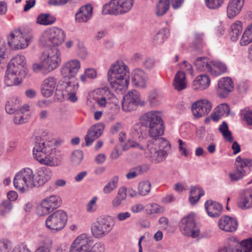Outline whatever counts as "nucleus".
<instances>
[{"mask_svg":"<svg viewBox=\"0 0 252 252\" xmlns=\"http://www.w3.org/2000/svg\"><path fill=\"white\" fill-rule=\"evenodd\" d=\"M237 204V206L242 210L252 208V188L247 189L241 191Z\"/></svg>","mask_w":252,"mask_h":252,"instance_id":"412c9836","label":"nucleus"},{"mask_svg":"<svg viewBox=\"0 0 252 252\" xmlns=\"http://www.w3.org/2000/svg\"><path fill=\"white\" fill-rule=\"evenodd\" d=\"M252 251V240L248 239L243 240L240 243L235 239L230 240L228 245L224 246L219 252H251Z\"/></svg>","mask_w":252,"mask_h":252,"instance_id":"4468645a","label":"nucleus"},{"mask_svg":"<svg viewBox=\"0 0 252 252\" xmlns=\"http://www.w3.org/2000/svg\"><path fill=\"white\" fill-rule=\"evenodd\" d=\"M99 244H94L92 237L86 234L79 235L71 245L69 252H89L93 246L98 248Z\"/></svg>","mask_w":252,"mask_h":252,"instance_id":"9b49d317","label":"nucleus"},{"mask_svg":"<svg viewBox=\"0 0 252 252\" xmlns=\"http://www.w3.org/2000/svg\"><path fill=\"white\" fill-rule=\"evenodd\" d=\"M22 78L19 76L18 71L9 70L7 67L4 78V83L7 86L17 85L21 83Z\"/></svg>","mask_w":252,"mask_h":252,"instance_id":"c85d7f7f","label":"nucleus"},{"mask_svg":"<svg viewBox=\"0 0 252 252\" xmlns=\"http://www.w3.org/2000/svg\"><path fill=\"white\" fill-rule=\"evenodd\" d=\"M151 183L147 180L139 183L138 186L139 193L141 195H147L151 190Z\"/></svg>","mask_w":252,"mask_h":252,"instance_id":"c03bdc74","label":"nucleus"},{"mask_svg":"<svg viewBox=\"0 0 252 252\" xmlns=\"http://www.w3.org/2000/svg\"><path fill=\"white\" fill-rule=\"evenodd\" d=\"M134 2V0H111L109 3L103 5L102 14L114 15L124 14L131 9Z\"/></svg>","mask_w":252,"mask_h":252,"instance_id":"6e6552de","label":"nucleus"},{"mask_svg":"<svg viewBox=\"0 0 252 252\" xmlns=\"http://www.w3.org/2000/svg\"><path fill=\"white\" fill-rule=\"evenodd\" d=\"M65 38L63 30L57 27H52L42 33L39 41L44 46H58L62 44Z\"/></svg>","mask_w":252,"mask_h":252,"instance_id":"0eeeda50","label":"nucleus"},{"mask_svg":"<svg viewBox=\"0 0 252 252\" xmlns=\"http://www.w3.org/2000/svg\"><path fill=\"white\" fill-rule=\"evenodd\" d=\"M169 31L167 29L162 28L160 29L155 35L154 42L155 44H160L168 37Z\"/></svg>","mask_w":252,"mask_h":252,"instance_id":"79ce46f5","label":"nucleus"},{"mask_svg":"<svg viewBox=\"0 0 252 252\" xmlns=\"http://www.w3.org/2000/svg\"><path fill=\"white\" fill-rule=\"evenodd\" d=\"M13 121L16 125L23 124L26 122L27 118L24 117V114L17 111L14 114Z\"/></svg>","mask_w":252,"mask_h":252,"instance_id":"6e6d98bb","label":"nucleus"},{"mask_svg":"<svg viewBox=\"0 0 252 252\" xmlns=\"http://www.w3.org/2000/svg\"><path fill=\"white\" fill-rule=\"evenodd\" d=\"M119 177L115 176L112 177L111 180L107 183L103 188L104 193L107 194L111 193L118 187Z\"/></svg>","mask_w":252,"mask_h":252,"instance_id":"ea45409f","label":"nucleus"},{"mask_svg":"<svg viewBox=\"0 0 252 252\" xmlns=\"http://www.w3.org/2000/svg\"><path fill=\"white\" fill-rule=\"evenodd\" d=\"M173 85L174 89L178 91H182L187 88V82L185 73L184 72L178 71L176 73Z\"/></svg>","mask_w":252,"mask_h":252,"instance_id":"c756f323","label":"nucleus"},{"mask_svg":"<svg viewBox=\"0 0 252 252\" xmlns=\"http://www.w3.org/2000/svg\"><path fill=\"white\" fill-rule=\"evenodd\" d=\"M241 112L247 125H252V110L247 107L241 110Z\"/></svg>","mask_w":252,"mask_h":252,"instance_id":"3c124183","label":"nucleus"},{"mask_svg":"<svg viewBox=\"0 0 252 252\" xmlns=\"http://www.w3.org/2000/svg\"><path fill=\"white\" fill-rule=\"evenodd\" d=\"M205 208L208 215L212 218H217L220 216L222 210V207L220 203L211 200H207L205 202Z\"/></svg>","mask_w":252,"mask_h":252,"instance_id":"cd10ccee","label":"nucleus"},{"mask_svg":"<svg viewBox=\"0 0 252 252\" xmlns=\"http://www.w3.org/2000/svg\"><path fill=\"white\" fill-rule=\"evenodd\" d=\"M181 68L186 70L189 73H190L191 75L193 74L191 64L186 61L183 62L181 65Z\"/></svg>","mask_w":252,"mask_h":252,"instance_id":"338daca9","label":"nucleus"},{"mask_svg":"<svg viewBox=\"0 0 252 252\" xmlns=\"http://www.w3.org/2000/svg\"><path fill=\"white\" fill-rule=\"evenodd\" d=\"M245 0H230L227 7V15L229 19H232L241 11Z\"/></svg>","mask_w":252,"mask_h":252,"instance_id":"bb28decb","label":"nucleus"},{"mask_svg":"<svg viewBox=\"0 0 252 252\" xmlns=\"http://www.w3.org/2000/svg\"><path fill=\"white\" fill-rule=\"evenodd\" d=\"M238 225L237 220L228 216H222L218 221V226L221 230L228 232L235 231Z\"/></svg>","mask_w":252,"mask_h":252,"instance_id":"6ab92c4d","label":"nucleus"},{"mask_svg":"<svg viewBox=\"0 0 252 252\" xmlns=\"http://www.w3.org/2000/svg\"><path fill=\"white\" fill-rule=\"evenodd\" d=\"M146 101L141 99L140 94L135 90L129 91L123 96L122 107L123 111L130 112L135 110L138 106H144Z\"/></svg>","mask_w":252,"mask_h":252,"instance_id":"1a4fd4ad","label":"nucleus"},{"mask_svg":"<svg viewBox=\"0 0 252 252\" xmlns=\"http://www.w3.org/2000/svg\"><path fill=\"white\" fill-rule=\"evenodd\" d=\"M81 66L80 62L77 60H72L65 63L61 68V73L64 78L74 77Z\"/></svg>","mask_w":252,"mask_h":252,"instance_id":"a211bd4d","label":"nucleus"},{"mask_svg":"<svg viewBox=\"0 0 252 252\" xmlns=\"http://www.w3.org/2000/svg\"><path fill=\"white\" fill-rule=\"evenodd\" d=\"M252 42V38L248 35L246 32H244L240 40V44L241 46H246Z\"/></svg>","mask_w":252,"mask_h":252,"instance_id":"bf43d9fd","label":"nucleus"},{"mask_svg":"<svg viewBox=\"0 0 252 252\" xmlns=\"http://www.w3.org/2000/svg\"><path fill=\"white\" fill-rule=\"evenodd\" d=\"M134 168L135 170H136V172L138 174V175H140L147 172L150 168V166L148 164H143L137 166Z\"/></svg>","mask_w":252,"mask_h":252,"instance_id":"13d9d810","label":"nucleus"},{"mask_svg":"<svg viewBox=\"0 0 252 252\" xmlns=\"http://www.w3.org/2000/svg\"><path fill=\"white\" fill-rule=\"evenodd\" d=\"M86 75L87 77L90 79H94L97 76V72L96 70L94 68H89L85 70V71Z\"/></svg>","mask_w":252,"mask_h":252,"instance_id":"69168bd1","label":"nucleus"},{"mask_svg":"<svg viewBox=\"0 0 252 252\" xmlns=\"http://www.w3.org/2000/svg\"><path fill=\"white\" fill-rule=\"evenodd\" d=\"M53 142L50 141L41 140L35 143L33 149L34 158L40 163L50 166H57L61 162L57 158L49 156L50 152L53 150Z\"/></svg>","mask_w":252,"mask_h":252,"instance_id":"39448f33","label":"nucleus"},{"mask_svg":"<svg viewBox=\"0 0 252 252\" xmlns=\"http://www.w3.org/2000/svg\"><path fill=\"white\" fill-rule=\"evenodd\" d=\"M127 189L125 187L120 188L117 195L112 201V205L114 208H118L121 205L122 201L126 200L127 196Z\"/></svg>","mask_w":252,"mask_h":252,"instance_id":"72a5a7b5","label":"nucleus"},{"mask_svg":"<svg viewBox=\"0 0 252 252\" xmlns=\"http://www.w3.org/2000/svg\"><path fill=\"white\" fill-rule=\"evenodd\" d=\"M12 203L8 200H5L0 204V216H4L12 209Z\"/></svg>","mask_w":252,"mask_h":252,"instance_id":"49530a36","label":"nucleus"},{"mask_svg":"<svg viewBox=\"0 0 252 252\" xmlns=\"http://www.w3.org/2000/svg\"><path fill=\"white\" fill-rule=\"evenodd\" d=\"M216 112L222 117L227 116L230 112L229 106L226 103H222L216 108Z\"/></svg>","mask_w":252,"mask_h":252,"instance_id":"de8ad7c7","label":"nucleus"},{"mask_svg":"<svg viewBox=\"0 0 252 252\" xmlns=\"http://www.w3.org/2000/svg\"><path fill=\"white\" fill-rule=\"evenodd\" d=\"M246 173L240 169H236L234 173H229V177L232 181H237L245 175Z\"/></svg>","mask_w":252,"mask_h":252,"instance_id":"4d7b16f0","label":"nucleus"},{"mask_svg":"<svg viewBox=\"0 0 252 252\" xmlns=\"http://www.w3.org/2000/svg\"><path fill=\"white\" fill-rule=\"evenodd\" d=\"M130 147H136L140 150H143V147L142 145L132 140H128L124 146L123 149L126 150Z\"/></svg>","mask_w":252,"mask_h":252,"instance_id":"680f3d73","label":"nucleus"},{"mask_svg":"<svg viewBox=\"0 0 252 252\" xmlns=\"http://www.w3.org/2000/svg\"><path fill=\"white\" fill-rule=\"evenodd\" d=\"M210 79L205 74H201L195 77L192 83V89L194 91H203L210 85Z\"/></svg>","mask_w":252,"mask_h":252,"instance_id":"393cba45","label":"nucleus"},{"mask_svg":"<svg viewBox=\"0 0 252 252\" xmlns=\"http://www.w3.org/2000/svg\"><path fill=\"white\" fill-rule=\"evenodd\" d=\"M26 58L24 56L17 55L13 57L8 64L7 67L9 70L18 71L19 76L25 78L28 73V69L26 67Z\"/></svg>","mask_w":252,"mask_h":252,"instance_id":"2eb2a0df","label":"nucleus"},{"mask_svg":"<svg viewBox=\"0 0 252 252\" xmlns=\"http://www.w3.org/2000/svg\"><path fill=\"white\" fill-rule=\"evenodd\" d=\"M234 88L233 83L229 77L221 78L218 82L217 92L220 97H225Z\"/></svg>","mask_w":252,"mask_h":252,"instance_id":"aec40b11","label":"nucleus"},{"mask_svg":"<svg viewBox=\"0 0 252 252\" xmlns=\"http://www.w3.org/2000/svg\"><path fill=\"white\" fill-rule=\"evenodd\" d=\"M70 0H49L48 4L49 5L59 6L67 3Z\"/></svg>","mask_w":252,"mask_h":252,"instance_id":"e2e57ef3","label":"nucleus"},{"mask_svg":"<svg viewBox=\"0 0 252 252\" xmlns=\"http://www.w3.org/2000/svg\"><path fill=\"white\" fill-rule=\"evenodd\" d=\"M11 247V243L8 240H0V252H9Z\"/></svg>","mask_w":252,"mask_h":252,"instance_id":"5fc2aeb1","label":"nucleus"},{"mask_svg":"<svg viewBox=\"0 0 252 252\" xmlns=\"http://www.w3.org/2000/svg\"><path fill=\"white\" fill-rule=\"evenodd\" d=\"M104 128L102 123H98L91 127L85 136V145L89 146L94 140L98 138L102 133Z\"/></svg>","mask_w":252,"mask_h":252,"instance_id":"5701e85b","label":"nucleus"},{"mask_svg":"<svg viewBox=\"0 0 252 252\" xmlns=\"http://www.w3.org/2000/svg\"><path fill=\"white\" fill-rule=\"evenodd\" d=\"M210 74L218 76L227 71V66L219 61H212Z\"/></svg>","mask_w":252,"mask_h":252,"instance_id":"473e14b6","label":"nucleus"},{"mask_svg":"<svg viewBox=\"0 0 252 252\" xmlns=\"http://www.w3.org/2000/svg\"><path fill=\"white\" fill-rule=\"evenodd\" d=\"M164 131V121L161 112L158 111H151L142 115L139 122L134 125L130 130L131 136L139 141L147 138L148 135L152 138L147 145V155L155 163L164 160L171 149L169 142L160 137Z\"/></svg>","mask_w":252,"mask_h":252,"instance_id":"f257e3e1","label":"nucleus"},{"mask_svg":"<svg viewBox=\"0 0 252 252\" xmlns=\"http://www.w3.org/2000/svg\"><path fill=\"white\" fill-rule=\"evenodd\" d=\"M12 252H30V251L27 246L22 244L15 247Z\"/></svg>","mask_w":252,"mask_h":252,"instance_id":"774afa93","label":"nucleus"},{"mask_svg":"<svg viewBox=\"0 0 252 252\" xmlns=\"http://www.w3.org/2000/svg\"><path fill=\"white\" fill-rule=\"evenodd\" d=\"M67 220L66 213L62 210H58L47 218L45 224L48 229L57 232L65 227Z\"/></svg>","mask_w":252,"mask_h":252,"instance_id":"9d476101","label":"nucleus"},{"mask_svg":"<svg viewBox=\"0 0 252 252\" xmlns=\"http://www.w3.org/2000/svg\"><path fill=\"white\" fill-rule=\"evenodd\" d=\"M211 62V60L206 57H198L195 60L194 65L198 70L210 73Z\"/></svg>","mask_w":252,"mask_h":252,"instance_id":"2f4dec72","label":"nucleus"},{"mask_svg":"<svg viewBox=\"0 0 252 252\" xmlns=\"http://www.w3.org/2000/svg\"><path fill=\"white\" fill-rule=\"evenodd\" d=\"M205 4L211 9L219 8L223 3L224 0H205Z\"/></svg>","mask_w":252,"mask_h":252,"instance_id":"8fccbe9b","label":"nucleus"},{"mask_svg":"<svg viewBox=\"0 0 252 252\" xmlns=\"http://www.w3.org/2000/svg\"><path fill=\"white\" fill-rule=\"evenodd\" d=\"M211 103L207 99H200L192 103L191 111L195 118L207 115L211 110Z\"/></svg>","mask_w":252,"mask_h":252,"instance_id":"f3484780","label":"nucleus"},{"mask_svg":"<svg viewBox=\"0 0 252 252\" xmlns=\"http://www.w3.org/2000/svg\"><path fill=\"white\" fill-rule=\"evenodd\" d=\"M61 204V198L56 195H52L46 197L41 202V216L45 215L57 209Z\"/></svg>","mask_w":252,"mask_h":252,"instance_id":"dca6fc26","label":"nucleus"},{"mask_svg":"<svg viewBox=\"0 0 252 252\" xmlns=\"http://www.w3.org/2000/svg\"><path fill=\"white\" fill-rule=\"evenodd\" d=\"M219 131L222 134L224 139L229 142H232L233 138L231 132L228 129L227 124L223 121L219 127Z\"/></svg>","mask_w":252,"mask_h":252,"instance_id":"37998d69","label":"nucleus"},{"mask_svg":"<svg viewBox=\"0 0 252 252\" xmlns=\"http://www.w3.org/2000/svg\"><path fill=\"white\" fill-rule=\"evenodd\" d=\"M62 63L61 52L58 48L49 49L42 53L41 61L32 64L35 73L48 74L60 66Z\"/></svg>","mask_w":252,"mask_h":252,"instance_id":"20e7f679","label":"nucleus"},{"mask_svg":"<svg viewBox=\"0 0 252 252\" xmlns=\"http://www.w3.org/2000/svg\"><path fill=\"white\" fill-rule=\"evenodd\" d=\"M19 101L16 97H12L9 98L5 104V111L8 114H13L18 110Z\"/></svg>","mask_w":252,"mask_h":252,"instance_id":"58836bf2","label":"nucleus"},{"mask_svg":"<svg viewBox=\"0 0 252 252\" xmlns=\"http://www.w3.org/2000/svg\"><path fill=\"white\" fill-rule=\"evenodd\" d=\"M180 227L181 232L185 236L196 238L199 235L200 230L195 222L192 214H189L182 219Z\"/></svg>","mask_w":252,"mask_h":252,"instance_id":"ddd939ff","label":"nucleus"},{"mask_svg":"<svg viewBox=\"0 0 252 252\" xmlns=\"http://www.w3.org/2000/svg\"><path fill=\"white\" fill-rule=\"evenodd\" d=\"M108 97L107 96H102L97 98L96 102L100 107H105L108 103Z\"/></svg>","mask_w":252,"mask_h":252,"instance_id":"0e129e2a","label":"nucleus"},{"mask_svg":"<svg viewBox=\"0 0 252 252\" xmlns=\"http://www.w3.org/2000/svg\"><path fill=\"white\" fill-rule=\"evenodd\" d=\"M32 38V36L30 32H26L20 28L14 29L7 36L9 46L15 50L27 48Z\"/></svg>","mask_w":252,"mask_h":252,"instance_id":"423d86ee","label":"nucleus"},{"mask_svg":"<svg viewBox=\"0 0 252 252\" xmlns=\"http://www.w3.org/2000/svg\"><path fill=\"white\" fill-rule=\"evenodd\" d=\"M204 194L205 192L202 189L195 186H191L189 197L190 203L193 205L195 204Z\"/></svg>","mask_w":252,"mask_h":252,"instance_id":"f704fd0d","label":"nucleus"},{"mask_svg":"<svg viewBox=\"0 0 252 252\" xmlns=\"http://www.w3.org/2000/svg\"><path fill=\"white\" fill-rule=\"evenodd\" d=\"M178 142L179 145V151L182 152V155L185 157L188 156V152L187 150V144L181 139H179Z\"/></svg>","mask_w":252,"mask_h":252,"instance_id":"052dcab7","label":"nucleus"},{"mask_svg":"<svg viewBox=\"0 0 252 252\" xmlns=\"http://www.w3.org/2000/svg\"><path fill=\"white\" fill-rule=\"evenodd\" d=\"M52 170L41 167L36 170L35 173L30 168H24L17 173L13 180L15 188L21 192H25L28 188L43 186L52 178Z\"/></svg>","mask_w":252,"mask_h":252,"instance_id":"f03ea898","label":"nucleus"},{"mask_svg":"<svg viewBox=\"0 0 252 252\" xmlns=\"http://www.w3.org/2000/svg\"><path fill=\"white\" fill-rule=\"evenodd\" d=\"M61 85L64 88L65 92L68 95L69 93L77 92L78 90V83L77 81L73 79L71 81L64 82Z\"/></svg>","mask_w":252,"mask_h":252,"instance_id":"4c0bfd02","label":"nucleus"},{"mask_svg":"<svg viewBox=\"0 0 252 252\" xmlns=\"http://www.w3.org/2000/svg\"><path fill=\"white\" fill-rule=\"evenodd\" d=\"M169 0H159L156 9L157 16H161L165 14L169 8Z\"/></svg>","mask_w":252,"mask_h":252,"instance_id":"e433bc0d","label":"nucleus"},{"mask_svg":"<svg viewBox=\"0 0 252 252\" xmlns=\"http://www.w3.org/2000/svg\"><path fill=\"white\" fill-rule=\"evenodd\" d=\"M56 95L57 99L61 101L66 99L67 97V94L65 92L64 88L61 85L57 86L56 90Z\"/></svg>","mask_w":252,"mask_h":252,"instance_id":"864d4df0","label":"nucleus"},{"mask_svg":"<svg viewBox=\"0 0 252 252\" xmlns=\"http://www.w3.org/2000/svg\"><path fill=\"white\" fill-rule=\"evenodd\" d=\"M130 73L128 66L121 60L112 63L107 72L108 82L117 93L126 91L129 83Z\"/></svg>","mask_w":252,"mask_h":252,"instance_id":"7ed1b4c3","label":"nucleus"},{"mask_svg":"<svg viewBox=\"0 0 252 252\" xmlns=\"http://www.w3.org/2000/svg\"><path fill=\"white\" fill-rule=\"evenodd\" d=\"M56 18L49 14H41L37 18V23L42 25H50L54 23Z\"/></svg>","mask_w":252,"mask_h":252,"instance_id":"a19ab883","label":"nucleus"},{"mask_svg":"<svg viewBox=\"0 0 252 252\" xmlns=\"http://www.w3.org/2000/svg\"><path fill=\"white\" fill-rule=\"evenodd\" d=\"M112 228L113 225L108 218L100 217L93 223L91 232L95 238H101L107 235Z\"/></svg>","mask_w":252,"mask_h":252,"instance_id":"f8f14e48","label":"nucleus"},{"mask_svg":"<svg viewBox=\"0 0 252 252\" xmlns=\"http://www.w3.org/2000/svg\"><path fill=\"white\" fill-rule=\"evenodd\" d=\"M97 197L94 196L92 198L90 201L87 203L86 206V210L89 213L95 212L97 210L96 202L97 201Z\"/></svg>","mask_w":252,"mask_h":252,"instance_id":"603ef678","label":"nucleus"},{"mask_svg":"<svg viewBox=\"0 0 252 252\" xmlns=\"http://www.w3.org/2000/svg\"><path fill=\"white\" fill-rule=\"evenodd\" d=\"M52 241L51 239L47 240L44 243H42L34 252H51Z\"/></svg>","mask_w":252,"mask_h":252,"instance_id":"09e8293b","label":"nucleus"},{"mask_svg":"<svg viewBox=\"0 0 252 252\" xmlns=\"http://www.w3.org/2000/svg\"><path fill=\"white\" fill-rule=\"evenodd\" d=\"M57 79L54 76H50L45 79L41 85V92L46 97L51 96L57 87Z\"/></svg>","mask_w":252,"mask_h":252,"instance_id":"4be33fe9","label":"nucleus"},{"mask_svg":"<svg viewBox=\"0 0 252 252\" xmlns=\"http://www.w3.org/2000/svg\"><path fill=\"white\" fill-rule=\"evenodd\" d=\"M93 7L91 4L81 6L75 14V20L78 23L86 22L92 16Z\"/></svg>","mask_w":252,"mask_h":252,"instance_id":"a878e982","label":"nucleus"},{"mask_svg":"<svg viewBox=\"0 0 252 252\" xmlns=\"http://www.w3.org/2000/svg\"><path fill=\"white\" fill-rule=\"evenodd\" d=\"M147 81V74L143 70L136 68L133 71L132 82L134 86L140 88H144L146 86Z\"/></svg>","mask_w":252,"mask_h":252,"instance_id":"b1692460","label":"nucleus"},{"mask_svg":"<svg viewBox=\"0 0 252 252\" xmlns=\"http://www.w3.org/2000/svg\"><path fill=\"white\" fill-rule=\"evenodd\" d=\"M243 31L242 24L240 21H237L232 24L230 27L229 35L231 41L236 42L241 35Z\"/></svg>","mask_w":252,"mask_h":252,"instance_id":"7c9ffc66","label":"nucleus"},{"mask_svg":"<svg viewBox=\"0 0 252 252\" xmlns=\"http://www.w3.org/2000/svg\"><path fill=\"white\" fill-rule=\"evenodd\" d=\"M83 158V153L82 151H74L71 157V162L73 165H77L79 164Z\"/></svg>","mask_w":252,"mask_h":252,"instance_id":"a18cd8bd","label":"nucleus"},{"mask_svg":"<svg viewBox=\"0 0 252 252\" xmlns=\"http://www.w3.org/2000/svg\"><path fill=\"white\" fill-rule=\"evenodd\" d=\"M236 168L242 170L246 173L244 168H249L252 165V160L249 158H242L240 156L236 158L235 163Z\"/></svg>","mask_w":252,"mask_h":252,"instance_id":"c9c22d12","label":"nucleus"}]
</instances>
